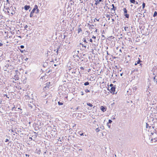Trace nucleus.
Masks as SVG:
<instances>
[{
	"mask_svg": "<svg viewBox=\"0 0 157 157\" xmlns=\"http://www.w3.org/2000/svg\"><path fill=\"white\" fill-rule=\"evenodd\" d=\"M95 40L93 41V40H90V42H91L92 46L94 47V49H96V47L98 44V40Z\"/></svg>",
	"mask_w": 157,
	"mask_h": 157,
	"instance_id": "1",
	"label": "nucleus"
},
{
	"mask_svg": "<svg viewBox=\"0 0 157 157\" xmlns=\"http://www.w3.org/2000/svg\"><path fill=\"white\" fill-rule=\"evenodd\" d=\"M79 53L78 51L75 50L72 53V55L73 56V57L74 58H76V59L78 60L79 59V56H78V54Z\"/></svg>",
	"mask_w": 157,
	"mask_h": 157,
	"instance_id": "2",
	"label": "nucleus"
},
{
	"mask_svg": "<svg viewBox=\"0 0 157 157\" xmlns=\"http://www.w3.org/2000/svg\"><path fill=\"white\" fill-rule=\"evenodd\" d=\"M28 105L29 107L30 108V109H32L33 107H35V106L34 105L33 103H31V101H30V103H29L28 104Z\"/></svg>",
	"mask_w": 157,
	"mask_h": 157,
	"instance_id": "3",
	"label": "nucleus"
},
{
	"mask_svg": "<svg viewBox=\"0 0 157 157\" xmlns=\"http://www.w3.org/2000/svg\"><path fill=\"white\" fill-rule=\"evenodd\" d=\"M124 28V30L125 31H129V30H128V29L129 27V25H126L124 27H123Z\"/></svg>",
	"mask_w": 157,
	"mask_h": 157,
	"instance_id": "4",
	"label": "nucleus"
},
{
	"mask_svg": "<svg viewBox=\"0 0 157 157\" xmlns=\"http://www.w3.org/2000/svg\"><path fill=\"white\" fill-rule=\"evenodd\" d=\"M38 8V6L37 5H35L34 7L31 12L32 13H34L35 11Z\"/></svg>",
	"mask_w": 157,
	"mask_h": 157,
	"instance_id": "5",
	"label": "nucleus"
},
{
	"mask_svg": "<svg viewBox=\"0 0 157 157\" xmlns=\"http://www.w3.org/2000/svg\"><path fill=\"white\" fill-rule=\"evenodd\" d=\"M115 88H116L114 86L112 87L111 88V92H112L113 93V94H114V92L115 90Z\"/></svg>",
	"mask_w": 157,
	"mask_h": 157,
	"instance_id": "6",
	"label": "nucleus"
},
{
	"mask_svg": "<svg viewBox=\"0 0 157 157\" xmlns=\"http://www.w3.org/2000/svg\"><path fill=\"white\" fill-rule=\"evenodd\" d=\"M102 0H95V4L96 5H97L100 2H102Z\"/></svg>",
	"mask_w": 157,
	"mask_h": 157,
	"instance_id": "7",
	"label": "nucleus"
},
{
	"mask_svg": "<svg viewBox=\"0 0 157 157\" xmlns=\"http://www.w3.org/2000/svg\"><path fill=\"white\" fill-rule=\"evenodd\" d=\"M101 109L102 111L104 112L106 110V109L103 106H101Z\"/></svg>",
	"mask_w": 157,
	"mask_h": 157,
	"instance_id": "8",
	"label": "nucleus"
},
{
	"mask_svg": "<svg viewBox=\"0 0 157 157\" xmlns=\"http://www.w3.org/2000/svg\"><path fill=\"white\" fill-rule=\"evenodd\" d=\"M30 8V6H29L25 5L24 6V9L26 10H28Z\"/></svg>",
	"mask_w": 157,
	"mask_h": 157,
	"instance_id": "9",
	"label": "nucleus"
},
{
	"mask_svg": "<svg viewBox=\"0 0 157 157\" xmlns=\"http://www.w3.org/2000/svg\"><path fill=\"white\" fill-rule=\"evenodd\" d=\"M78 33H82V30L81 28L80 27H78Z\"/></svg>",
	"mask_w": 157,
	"mask_h": 157,
	"instance_id": "10",
	"label": "nucleus"
},
{
	"mask_svg": "<svg viewBox=\"0 0 157 157\" xmlns=\"http://www.w3.org/2000/svg\"><path fill=\"white\" fill-rule=\"evenodd\" d=\"M112 6L113 7V8L111 9V10H113L114 11L116 10L117 9V7H115L114 5L113 4H112Z\"/></svg>",
	"mask_w": 157,
	"mask_h": 157,
	"instance_id": "11",
	"label": "nucleus"
},
{
	"mask_svg": "<svg viewBox=\"0 0 157 157\" xmlns=\"http://www.w3.org/2000/svg\"><path fill=\"white\" fill-rule=\"evenodd\" d=\"M25 98L26 99H30L31 97H30L29 95L27 94L25 95Z\"/></svg>",
	"mask_w": 157,
	"mask_h": 157,
	"instance_id": "12",
	"label": "nucleus"
},
{
	"mask_svg": "<svg viewBox=\"0 0 157 157\" xmlns=\"http://www.w3.org/2000/svg\"><path fill=\"white\" fill-rule=\"evenodd\" d=\"M89 40H84V44H88V43H89L90 41Z\"/></svg>",
	"mask_w": 157,
	"mask_h": 157,
	"instance_id": "13",
	"label": "nucleus"
},
{
	"mask_svg": "<svg viewBox=\"0 0 157 157\" xmlns=\"http://www.w3.org/2000/svg\"><path fill=\"white\" fill-rule=\"evenodd\" d=\"M40 149H36V153H37L38 154H40Z\"/></svg>",
	"mask_w": 157,
	"mask_h": 157,
	"instance_id": "14",
	"label": "nucleus"
},
{
	"mask_svg": "<svg viewBox=\"0 0 157 157\" xmlns=\"http://www.w3.org/2000/svg\"><path fill=\"white\" fill-rule=\"evenodd\" d=\"M123 10H124V14L127 13V10H126V8H124L123 9Z\"/></svg>",
	"mask_w": 157,
	"mask_h": 157,
	"instance_id": "15",
	"label": "nucleus"
},
{
	"mask_svg": "<svg viewBox=\"0 0 157 157\" xmlns=\"http://www.w3.org/2000/svg\"><path fill=\"white\" fill-rule=\"evenodd\" d=\"M89 84V83L88 82H86L84 83V85L85 86H87Z\"/></svg>",
	"mask_w": 157,
	"mask_h": 157,
	"instance_id": "16",
	"label": "nucleus"
},
{
	"mask_svg": "<svg viewBox=\"0 0 157 157\" xmlns=\"http://www.w3.org/2000/svg\"><path fill=\"white\" fill-rule=\"evenodd\" d=\"M124 16H125V17L127 18H128L129 17V14H128L125 13L124 14Z\"/></svg>",
	"mask_w": 157,
	"mask_h": 157,
	"instance_id": "17",
	"label": "nucleus"
},
{
	"mask_svg": "<svg viewBox=\"0 0 157 157\" xmlns=\"http://www.w3.org/2000/svg\"><path fill=\"white\" fill-rule=\"evenodd\" d=\"M87 105L90 107H92L93 106V105L90 103H87Z\"/></svg>",
	"mask_w": 157,
	"mask_h": 157,
	"instance_id": "18",
	"label": "nucleus"
},
{
	"mask_svg": "<svg viewBox=\"0 0 157 157\" xmlns=\"http://www.w3.org/2000/svg\"><path fill=\"white\" fill-rule=\"evenodd\" d=\"M130 2L131 3L134 4L135 2V0H130Z\"/></svg>",
	"mask_w": 157,
	"mask_h": 157,
	"instance_id": "19",
	"label": "nucleus"
},
{
	"mask_svg": "<svg viewBox=\"0 0 157 157\" xmlns=\"http://www.w3.org/2000/svg\"><path fill=\"white\" fill-rule=\"evenodd\" d=\"M145 6V4L143 2L142 4V9H144Z\"/></svg>",
	"mask_w": 157,
	"mask_h": 157,
	"instance_id": "20",
	"label": "nucleus"
},
{
	"mask_svg": "<svg viewBox=\"0 0 157 157\" xmlns=\"http://www.w3.org/2000/svg\"><path fill=\"white\" fill-rule=\"evenodd\" d=\"M157 15V12L156 11H155L154 12V14L153 15V17H155Z\"/></svg>",
	"mask_w": 157,
	"mask_h": 157,
	"instance_id": "21",
	"label": "nucleus"
},
{
	"mask_svg": "<svg viewBox=\"0 0 157 157\" xmlns=\"http://www.w3.org/2000/svg\"><path fill=\"white\" fill-rule=\"evenodd\" d=\"M80 44L82 45L83 47H85V48H86V45L85 44H82V43H81Z\"/></svg>",
	"mask_w": 157,
	"mask_h": 157,
	"instance_id": "22",
	"label": "nucleus"
},
{
	"mask_svg": "<svg viewBox=\"0 0 157 157\" xmlns=\"http://www.w3.org/2000/svg\"><path fill=\"white\" fill-rule=\"evenodd\" d=\"M63 40V41H65V42L66 43H68V44H69V43H70V42H69V41H68V40Z\"/></svg>",
	"mask_w": 157,
	"mask_h": 157,
	"instance_id": "23",
	"label": "nucleus"
},
{
	"mask_svg": "<svg viewBox=\"0 0 157 157\" xmlns=\"http://www.w3.org/2000/svg\"><path fill=\"white\" fill-rule=\"evenodd\" d=\"M58 104L59 105H62L63 104V103L59 101L58 102Z\"/></svg>",
	"mask_w": 157,
	"mask_h": 157,
	"instance_id": "24",
	"label": "nucleus"
},
{
	"mask_svg": "<svg viewBox=\"0 0 157 157\" xmlns=\"http://www.w3.org/2000/svg\"><path fill=\"white\" fill-rule=\"evenodd\" d=\"M33 13H32V12H31V13L30 14V17H32L33 16Z\"/></svg>",
	"mask_w": 157,
	"mask_h": 157,
	"instance_id": "25",
	"label": "nucleus"
},
{
	"mask_svg": "<svg viewBox=\"0 0 157 157\" xmlns=\"http://www.w3.org/2000/svg\"><path fill=\"white\" fill-rule=\"evenodd\" d=\"M112 122V121L111 120H109L108 123V124H110Z\"/></svg>",
	"mask_w": 157,
	"mask_h": 157,
	"instance_id": "26",
	"label": "nucleus"
},
{
	"mask_svg": "<svg viewBox=\"0 0 157 157\" xmlns=\"http://www.w3.org/2000/svg\"><path fill=\"white\" fill-rule=\"evenodd\" d=\"M139 59V60L137 61V63L138 64H139V63H140V62H141L142 61L140 60V59L139 58H138Z\"/></svg>",
	"mask_w": 157,
	"mask_h": 157,
	"instance_id": "27",
	"label": "nucleus"
},
{
	"mask_svg": "<svg viewBox=\"0 0 157 157\" xmlns=\"http://www.w3.org/2000/svg\"><path fill=\"white\" fill-rule=\"evenodd\" d=\"M96 132H99L100 130L98 128H97L96 129Z\"/></svg>",
	"mask_w": 157,
	"mask_h": 157,
	"instance_id": "28",
	"label": "nucleus"
},
{
	"mask_svg": "<svg viewBox=\"0 0 157 157\" xmlns=\"http://www.w3.org/2000/svg\"><path fill=\"white\" fill-rule=\"evenodd\" d=\"M94 26H92V25L90 26H89V29H93Z\"/></svg>",
	"mask_w": 157,
	"mask_h": 157,
	"instance_id": "29",
	"label": "nucleus"
},
{
	"mask_svg": "<svg viewBox=\"0 0 157 157\" xmlns=\"http://www.w3.org/2000/svg\"><path fill=\"white\" fill-rule=\"evenodd\" d=\"M85 91L86 93H88L90 92V91L88 89H86L85 90Z\"/></svg>",
	"mask_w": 157,
	"mask_h": 157,
	"instance_id": "30",
	"label": "nucleus"
},
{
	"mask_svg": "<svg viewBox=\"0 0 157 157\" xmlns=\"http://www.w3.org/2000/svg\"><path fill=\"white\" fill-rule=\"evenodd\" d=\"M106 17H107L108 18H108V20H110V15H107Z\"/></svg>",
	"mask_w": 157,
	"mask_h": 157,
	"instance_id": "31",
	"label": "nucleus"
},
{
	"mask_svg": "<svg viewBox=\"0 0 157 157\" xmlns=\"http://www.w3.org/2000/svg\"><path fill=\"white\" fill-rule=\"evenodd\" d=\"M36 10V13H38L39 12V9L37 8Z\"/></svg>",
	"mask_w": 157,
	"mask_h": 157,
	"instance_id": "32",
	"label": "nucleus"
},
{
	"mask_svg": "<svg viewBox=\"0 0 157 157\" xmlns=\"http://www.w3.org/2000/svg\"><path fill=\"white\" fill-rule=\"evenodd\" d=\"M95 20H97V21H99V19H97V18H95V19L94 20V22H95Z\"/></svg>",
	"mask_w": 157,
	"mask_h": 157,
	"instance_id": "33",
	"label": "nucleus"
},
{
	"mask_svg": "<svg viewBox=\"0 0 157 157\" xmlns=\"http://www.w3.org/2000/svg\"><path fill=\"white\" fill-rule=\"evenodd\" d=\"M6 97L8 98H9V96L8 97V95L7 94H5L4 95V97Z\"/></svg>",
	"mask_w": 157,
	"mask_h": 157,
	"instance_id": "34",
	"label": "nucleus"
},
{
	"mask_svg": "<svg viewBox=\"0 0 157 157\" xmlns=\"http://www.w3.org/2000/svg\"><path fill=\"white\" fill-rule=\"evenodd\" d=\"M87 25L88 26H91V25H92V26H94V25H90V24L89 23H88L87 24Z\"/></svg>",
	"mask_w": 157,
	"mask_h": 157,
	"instance_id": "35",
	"label": "nucleus"
},
{
	"mask_svg": "<svg viewBox=\"0 0 157 157\" xmlns=\"http://www.w3.org/2000/svg\"><path fill=\"white\" fill-rule=\"evenodd\" d=\"M20 47L21 48H24V46L23 45H21L20 46Z\"/></svg>",
	"mask_w": 157,
	"mask_h": 157,
	"instance_id": "36",
	"label": "nucleus"
},
{
	"mask_svg": "<svg viewBox=\"0 0 157 157\" xmlns=\"http://www.w3.org/2000/svg\"><path fill=\"white\" fill-rule=\"evenodd\" d=\"M146 128H148V127H149V124H147V123H146Z\"/></svg>",
	"mask_w": 157,
	"mask_h": 157,
	"instance_id": "37",
	"label": "nucleus"
},
{
	"mask_svg": "<svg viewBox=\"0 0 157 157\" xmlns=\"http://www.w3.org/2000/svg\"><path fill=\"white\" fill-rule=\"evenodd\" d=\"M9 141V140L7 139H6L5 141V142H7Z\"/></svg>",
	"mask_w": 157,
	"mask_h": 157,
	"instance_id": "38",
	"label": "nucleus"
},
{
	"mask_svg": "<svg viewBox=\"0 0 157 157\" xmlns=\"http://www.w3.org/2000/svg\"><path fill=\"white\" fill-rule=\"evenodd\" d=\"M50 82H48V83H47V86H49V85H50Z\"/></svg>",
	"mask_w": 157,
	"mask_h": 157,
	"instance_id": "39",
	"label": "nucleus"
},
{
	"mask_svg": "<svg viewBox=\"0 0 157 157\" xmlns=\"http://www.w3.org/2000/svg\"><path fill=\"white\" fill-rule=\"evenodd\" d=\"M28 26L27 25H26L25 26V29H26L27 28H28Z\"/></svg>",
	"mask_w": 157,
	"mask_h": 157,
	"instance_id": "40",
	"label": "nucleus"
},
{
	"mask_svg": "<svg viewBox=\"0 0 157 157\" xmlns=\"http://www.w3.org/2000/svg\"><path fill=\"white\" fill-rule=\"evenodd\" d=\"M80 69H81V70H84V67H80Z\"/></svg>",
	"mask_w": 157,
	"mask_h": 157,
	"instance_id": "41",
	"label": "nucleus"
},
{
	"mask_svg": "<svg viewBox=\"0 0 157 157\" xmlns=\"http://www.w3.org/2000/svg\"><path fill=\"white\" fill-rule=\"evenodd\" d=\"M81 95H83L84 94L83 92H81Z\"/></svg>",
	"mask_w": 157,
	"mask_h": 157,
	"instance_id": "42",
	"label": "nucleus"
},
{
	"mask_svg": "<svg viewBox=\"0 0 157 157\" xmlns=\"http://www.w3.org/2000/svg\"><path fill=\"white\" fill-rule=\"evenodd\" d=\"M3 45V44L1 43H0V46H2Z\"/></svg>",
	"mask_w": 157,
	"mask_h": 157,
	"instance_id": "43",
	"label": "nucleus"
},
{
	"mask_svg": "<svg viewBox=\"0 0 157 157\" xmlns=\"http://www.w3.org/2000/svg\"><path fill=\"white\" fill-rule=\"evenodd\" d=\"M6 2L10 4L9 1V0H6Z\"/></svg>",
	"mask_w": 157,
	"mask_h": 157,
	"instance_id": "44",
	"label": "nucleus"
},
{
	"mask_svg": "<svg viewBox=\"0 0 157 157\" xmlns=\"http://www.w3.org/2000/svg\"><path fill=\"white\" fill-rule=\"evenodd\" d=\"M92 38L95 39L96 38V36H93V37H92Z\"/></svg>",
	"mask_w": 157,
	"mask_h": 157,
	"instance_id": "45",
	"label": "nucleus"
},
{
	"mask_svg": "<svg viewBox=\"0 0 157 157\" xmlns=\"http://www.w3.org/2000/svg\"><path fill=\"white\" fill-rule=\"evenodd\" d=\"M28 58H26V59H25V60L26 61H27V60H28Z\"/></svg>",
	"mask_w": 157,
	"mask_h": 157,
	"instance_id": "46",
	"label": "nucleus"
},
{
	"mask_svg": "<svg viewBox=\"0 0 157 157\" xmlns=\"http://www.w3.org/2000/svg\"><path fill=\"white\" fill-rule=\"evenodd\" d=\"M83 135V133H82L81 134H80V136H82V135Z\"/></svg>",
	"mask_w": 157,
	"mask_h": 157,
	"instance_id": "47",
	"label": "nucleus"
},
{
	"mask_svg": "<svg viewBox=\"0 0 157 157\" xmlns=\"http://www.w3.org/2000/svg\"><path fill=\"white\" fill-rule=\"evenodd\" d=\"M56 53H57V55H58V49H57V51H56Z\"/></svg>",
	"mask_w": 157,
	"mask_h": 157,
	"instance_id": "48",
	"label": "nucleus"
},
{
	"mask_svg": "<svg viewBox=\"0 0 157 157\" xmlns=\"http://www.w3.org/2000/svg\"><path fill=\"white\" fill-rule=\"evenodd\" d=\"M113 84H111L110 85V86H111V87H112V86H113Z\"/></svg>",
	"mask_w": 157,
	"mask_h": 157,
	"instance_id": "49",
	"label": "nucleus"
},
{
	"mask_svg": "<svg viewBox=\"0 0 157 157\" xmlns=\"http://www.w3.org/2000/svg\"><path fill=\"white\" fill-rule=\"evenodd\" d=\"M97 32V29L96 28L95 30V32Z\"/></svg>",
	"mask_w": 157,
	"mask_h": 157,
	"instance_id": "50",
	"label": "nucleus"
},
{
	"mask_svg": "<svg viewBox=\"0 0 157 157\" xmlns=\"http://www.w3.org/2000/svg\"><path fill=\"white\" fill-rule=\"evenodd\" d=\"M59 49V47H58L57 48V49H58V51Z\"/></svg>",
	"mask_w": 157,
	"mask_h": 157,
	"instance_id": "51",
	"label": "nucleus"
},
{
	"mask_svg": "<svg viewBox=\"0 0 157 157\" xmlns=\"http://www.w3.org/2000/svg\"><path fill=\"white\" fill-rule=\"evenodd\" d=\"M29 139L32 140V137H29Z\"/></svg>",
	"mask_w": 157,
	"mask_h": 157,
	"instance_id": "52",
	"label": "nucleus"
},
{
	"mask_svg": "<svg viewBox=\"0 0 157 157\" xmlns=\"http://www.w3.org/2000/svg\"><path fill=\"white\" fill-rule=\"evenodd\" d=\"M112 21L113 22L114 21V19H112Z\"/></svg>",
	"mask_w": 157,
	"mask_h": 157,
	"instance_id": "53",
	"label": "nucleus"
},
{
	"mask_svg": "<svg viewBox=\"0 0 157 157\" xmlns=\"http://www.w3.org/2000/svg\"><path fill=\"white\" fill-rule=\"evenodd\" d=\"M122 74H123V73H121V74H120V75H121V76H122Z\"/></svg>",
	"mask_w": 157,
	"mask_h": 157,
	"instance_id": "54",
	"label": "nucleus"
},
{
	"mask_svg": "<svg viewBox=\"0 0 157 157\" xmlns=\"http://www.w3.org/2000/svg\"><path fill=\"white\" fill-rule=\"evenodd\" d=\"M107 55H109V53H108V51H107Z\"/></svg>",
	"mask_w": 157,
	"mask_h": 157,
	"instance_id": "55",
	"label": "nucleus"
},
{
	"mask_svg": "<svg viewBox=\"0 0 157 157\" xmlns=\"http://www.w3.org/2000/svg\"><path fill=\"white\" fill-rule=\"evenodd\" d=\"M107 125H108V126L109 127V128H110V125H109V124H108V125L107 124Z\"/></svg>",
	"mask_w": 157,
	"mask_h": 157,
	"instance_id": "56",
	"label": "nucleus"
},
{
	"mask_svg": "<svg viewBox=\"0 0 157 157\" xmlns=\"http://www.w3.org/2000/svg\"><path fill=\"white\" fill-rule=\"evenodd\" d=\"M142 64H141V63H140V67H141L142 66Z\"/></svg>",
	"mask_w": 157,
	"mask_h": 157,
	"instance_id": "57",
	"label": "nucleus"
},
{
	"mask_svg": "<svg viewBox=\"0 0 157 157\" xmlns=\"http://www.w3.org/2000/svg\"><path fill=\"white\" fill-rule=\"evenodd\" d=\"M136 4H138V2H136Z\"/></svg>",
	"mask_w": 157,
	"mask_h": 157,
	"instance_id": "58",
	"label": "nucleus"
},
{
	"mask_svg": "<svg viewBox=\"0 0 157 157\" xmlns=\"http://www.w3.org/2000/svg\"><path fill=\"white\" fill-rule=\"evenodd\" d=\"M20 51H21V52H23V50H20Z\"/></svg>",
	"mask_w": 157,
	"mask_h": 157,
	"instance_id": "59",
	"label": "nucleus"
},
{
	"mask_svg": "<svg viewBox=\"0 0 157 157\" xmlns=\"http://www.w3.org/2000/svg\"><path fill=\"white\" fill-rule=\"evenodd\" d=\"M119 51L121 52V49Z\"/></svg>",
	"mask_w": 157,
	"mask_h": 157,
	"instance_id": "60",
	"label": "nucleus"
},
{
	"mask_svg": "<svg viewBox=\"0 0 157 157\" xmlns=\"http://www.w3.org/2000/svg\"><path fill=\"white\" fill-rule=\"evenodd\" d=\"M155 77H156V76H155L154 77V80H155Z\"/></svg>",
	"mask_w": 157,
	"mask_h": 157,
	"instance_id": "61",
	"label": "nucleus"
},
{
	"mask_svg": "<svg viewBox=\"0 0 157 157\" xmlns=\"http://www.w3.org/2000/svg\"><path fill=\"white\" fill-rule=\"evenodd\" d=\"M137 64H138V63H135V65H136Z\"/></svg>",
	"mask_w": 157,
	"mask_h": 157,
	"instance_id": "62",
	"label": "nucleus"
},
{
	"mask_svg": "<svg viewBox=\"0 0 157 157\" xmlns=\"http://www.w3.org/2000/svg\"><path fill=\"white\" fill-rule=\"evenodd\" d=\"M95 107V106H94L93 107V109H94Z\"/></svg>",
	"mask_w": 157,
	"mask_h": 157,
	"instance_id": "63",
	"label": "nucleus"
},
{
	"mask_svg": "<svg viewBox=\"0 0 157 157\" xmlns=\"http://www.w3.org/2000/svg\"><path fill=\"white\" fill-rule=\"evenodd\" d=\"M152 128L154 129V126H152Z\"/></svg>",
	"mask_w": 157,
	"mask_h": 157,
	"instance_id": "64",
	"label": "nucleus"
}]
</instances>
